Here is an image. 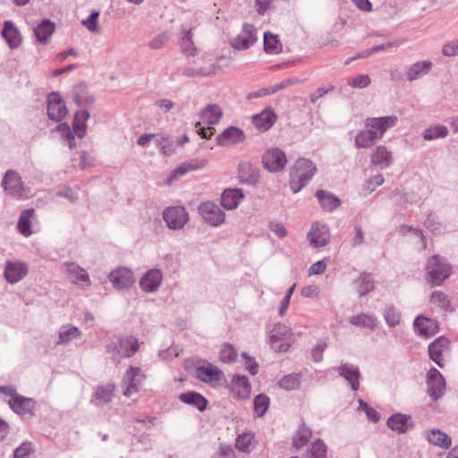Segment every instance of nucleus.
Returning a JSON list of instances; mask_svg holds the SVG:
<instances>
[{
    "label": "nucleus",
    "mask_w": 458,
    "mask_h": 458,
    "mask_svg": "<svg viewBox=\"0 0 458 458\" xmlns=\"http://www.w3.org/2000/svg\"><path fill=\"white\" fill-rule=\"evenodd\" d=\"M396 121L395 116L368 118L365 123L367 129L360 131L355 138L356 147L364 148L371 147L388 128L395 124Z\"/></svg>",
    "instance_id": "f257e3e1"
},
{
    "label": "nucleus",
    "mask_w": 458,
    "mask_h": 458,
    "mask_svg": "<svg viewBox=\"0 0 458 458\" xmlns=\"http://www.w3.org/2000/svg\"><path fill=\"white\" fill-rule=\"evenodd\" d=\"M314 164L306 158H300L292 168L290 186L294 193L310 180L316 172Z\"/></svg>",
    "instance_id": "f03ea898"
},
{
    "label": "nucleus",
    "mask_w": 458,
    "mask_h": 458,
    "mask_svg": "<svg viewBox=\"0 0 458 458\" xmlns=\"http://www.w3.org/2000/svg\"><path fill=\"white\" fill-rule=\"evenodd\" d=\"M452 274V267L439 255H434L428 263L427 280L432 285H441Z\"/></svg>",
    "instance_id": "7ed1b4c3"
},
{
    "label": "nucleus",
    "mask_w": 458,
    "mask_h": 458,
    "mask_svg": "<svg viewBox=\"0 0 458 458\" xmlns=\"http://www.w3.org/2000/svg\"><path fill=\"white\" fill-rule=\"evenodd\" d=\"M138 339L133 336H125L118 340L117 343H111L106 346L107 352L112 355V359L119 361L121 358H131L139 350Z\"/></svg>",
    "instance_id": "20e7f679"
},
{
    "label": "nucleus",
    "mask_w": 458,
    "mask_h": 458,
    "mask_svg": "<svg viewBox=\"0 0 458 458\" xmlns=\"http://www.w3.org/2000/svg\"><path fill=\"white\" fill-rule=\"evenodd\" d=\"M269 341L276 352H286L293 343V335L288 327L277 324L270 331Z\"/></svg>",
    "instance_id": "39448f33"
},
{
    "label": "nucleus",
    "mask_w": 458,
    "mask_h": 458,
    "mask_svg": "<svg viewBox=\"0 0 458 458\" xmlns=\"http://www.w3.org/2000/svg\"><path fill=\"white\" fill-rule=\"evenodd\" d=\"M145 378L144 374L139 367H130L123 377V394L126 397H131L140 391L142 381Z\"/></svg>",
    "instance_id": "423d86ee"
},
{
    "label": "nucleus",
    "mask_w": 458,
    "mask_h": 458,
    "mask_svg": "<svg viewBox=\"0 0 458 458\" xmlns=\"http://www.w3.org/2000/svg\"><path fill=\"white\" fill-rule=\"evenodd\" d=\"M2 184L8 194L13 197L18 199L28 197V192L23 186L21 177L13 170H9L5 173Z\"/></svg>",
    "instance_id": "0eeeda50"
},
{
    "label": "nucleus",
    "mask_w": 458,
    "mask_h": 458,
    "mask_svg": "<svg viewBox=\"0 0 458 458\" xmlns=\"http://www.w3.org/2000/svg\"><path fill=\"white\" fill-rule=\"evenodd\" d=\"M258 39L257 30L251 24L246 23L242 30L233 38L231 46L237 50H245L250 47Z\"/></svg>",
    "instance_id": "6e6552de"
},
{
    "label": "nucleus",
    "mask_w": 458,
    "mask_h": 458,
    "mask_svg": "<svg viewBox=\"0 0 458 458\" xmlns=\"http://www.w3.org/2000/svg\"><path fill=\"white\" fill-rule=\"evenodd\" d=\"M262 163L267 170L276 173L284 168L287 163V158L283 150L274 148L267 149L264 153L262 157Z\"/></svg>",
    "instance_id": "1a4fd4ad"
},
{
    "label": "nucleus",
    "mask_w": 458,
    "mask_h": 458,
    "mask_svg": "<svg viewBox=\"0 0 458 458\" xmlns=\"http://www.w3.org/2000/svg\"><path fill=\"white\" fill-rule=\"evenodd\" d=\"M163 218L169 228L176 230L184 226L189 220V216L183 207L176 206L165 208Z\"/></svg>",
    "instance_id": "9d476101"
},
{
    "label": "nucleus",
    "mask_w": 458,
    "mask_h": 458,
    "mask_svg": "<svg viewBox=\"0 0 458 458\" xmlns=\"http://www.w3.org/2000/svg\"><path fill=\"white\" fill-rule=\"evenodd\" d=\"M67 114V108L62 97L52 92L47 97V115L49 119L59 122Z\"/></svg>",
    "instance_id": "9b49d317"
},
{
    "label": "nucleus",
    "mask_w": 458,
    "mask_h": 458,
    "mask_svg": "<svg viewBox=\"0 0 458 458\" xmlns=\"http://www.w3.org/2000/svg\"><path fill=\"white\" fill-rule=\"evenodd\" d=\"M201 216L213 226H217L224 223L225 213L216 204L207 201L199 207Z\"/></svg>",
    "instance_id": "f8f14e48"
},
{
    "label": "nucleus",
    "mask_w": 458,
    "mask_h": 458,
    "mask_svg": "<svg viewBox=\"0 0 458 458\" xmlns=\"http://www.w3.org/2000/svg\"><path fill=\"white\" fill-rule=\"evenodd\" d=\"M430 358L440 367H444V361L449 355V341L445 337H438L428 347Z\"/></svg>",
    "instance_id": "ddd939ff"
},
{
    "label": "nucleus",
    "mask_w": 458,
    "mask_h": 458,
    "mask_svg": "<svg viewBox=\"0 0 458 458\" xmlns=\"http://www.w3.org/2000/svg\"><path fill=\"white\" fill-rule=\"evenodd\" d=\"M231 394L235 399H248L251 393V385L245 376L235 375L229 385Z\"/></svg>",
    "instance_id": "4468645a"
},
{
    "label": "nucleus",
    "mask_w": 458,
    "mask_h": 458,
    "mask_svg": "<svg viewBox=\"0 0 458 458\" xmlns=\"http://www.w3.org/2000/svg\"><path fill=\"white\" fill-rule=\"evenodd\" d=\"M445 390V381L440 372L432 368L428 374V393L434 399L440 398Z\"/></svg>",
    "instance_id": "2eb2a0df"
},
{
    "label": "nucleus",
    "mask_w": 458,
    "mask_h": 458,
    "mask_svg": "<svg viewBox=\"0 0 458 458\" xmlns=\"http://www.w3.org/2000/svg\"><path fill=\"white\" fill-rule=\"evenodd\" d=\"M115 388V385L111 382L97 386L91 396V403L99 406L111 403L114 396Z\"/></svg>",
    "instance_id": "dca6fc26"
},
{
    "label": "nucleus",
    "mask_w": 458,
    "mask_h": 458,
    "mask_svg": "<svg viewBox=\"0 0 458 458\" xmlns=\"http://www.w3.org/2000/svg\"><path fill=\"white\" fill-rule=\"evenodd\" d=\"M109 279L114 287L118 290L130 288L135 283L133 273L125 267H118L113 270L109 274Z\"/></svg>",
    "instance_id": "f3484780"
},
{
    "label": "nucleus",
    "mask_w": 458,
    "mask_h": 458,
    "mask_svg": "<svg viewBox=\"0 0 458 458\" xmlns=\"http://www.w3.org/2000/svg\"><path fill=\"white\" fill-rule=\"evenodd\" d=\"M29 272L28 266L22 261H7L4 272V278L10 284L23 279Z\"/></svg>",
    "instance_id": "a211bd4d"
},
{
    "label": "nucleus",
    "mask_w": 458,
    "mask_h": 458,
    "mask_svg": "<svg viewBox=\"0 0 458 458\" xmlns=\"http://www.w3.org/2000/svg\"><path fill=\"white\" fill-rule=\"evenodd\" d=\"M196 376L200 381L216 386L221 380L224 374L220 369L211 363H208L196 369Z\"/></svg>",
    "instance_id": "6ab92c4d"
},
{
    "label": "nucleus",
    "mask_w": 458,
    "mask_h": 458,
    "mask_svg": "<svg viewBox=\"0 0 458 458\" xmlns=\"http://www.w3.org/2000/svg\"><path fill=\"white\" fill-rule=\"evenodd\" d=\"M308 238L310 245L318 248L326 246L330 240V233L325 225L315 223L312 225Z\"/></svg>",
    "instance_id": "aec40b11"
},
{
    "label": "nucleus",
    "mask_w": 458,
    "mask_h": 458,
    "mask_svg": "<svg viewBox=\"0 0 458 458\" xmlns=\"http://www.w3.org/2000/svg\"><path fill=\"white\" fill-rule=\"evenodd\" d=\"M67 278L81 288H88L91 281L88 272L76 264H69L66 268Z\"/></svg>",
    "instance_id": "412c9836"
},
{
    "label": "nucleus",
    "mask_w": 458,
    "mask_h": 458,
    "mask_svg": "<svg viewBox=\"0 0 458 458\" xmlns=\"http://www.w3.org/2000/svg\"><path fill=\"white\" fill-rule=\"evenodd\" d=\"M8 404L14 412L20 415L32 414L36 407V402L33 399L20 394L10 398Z\"/></svg>",
    "instance_id": "4be33fe9"
},
{
    "label": "nucleus",
    "mask_w": 458,
    "mask_h": 458,
    "mask_svg": "<svg viewBox=\"0 0 458 458\" xmlns=\"http://www.w3.org/2000/svg\"><path fill=\"white\" fill-rule=\"evenodd\" d=\"M244 139L245 134L242 130L236 127H229L216 137V142L219 146L228 147L241 143Z\"/></svg>",
    "instance_id": "5701e85b"
},
{
    "label": "nucleus",
    "mask_w": 458,
    "mask_h": 458,
    "mask_svg": "<svg viewBox=\"0 0 458 458\" xmlns=\"http://www.w3.org/2000/svg\"><path fill=\"white\" fill-rule=\"evenodd\" d=\"M276 114L272 108H266L252 118L253 124L260 131L269 130L276 121Z\"/></svg>",
    "instance_id": "b1692460"
},
{
    "label": "nucleus",
    "mask_w": 458,
    "mask_h": 458,
    "mask_svg": "<svg viewBox=\"0 0 458 458\" xmlns=\"http://www.w3.org/2000/svg\"><path fill=\"white\" fill-rule=\"evenodd\" d=\"M163 279V276L160 270L151 269L148 271L140 279V284L145 292L156 291Z\"/></svg>",
    "instance_id": "393cba45"
},
{
    "label": "nucleus",
    "mask_w": 458,
    "mask_h": 458,
    "mask_svg": "<svg viewBox=\"0 0 458 458\" xmlns=\"http://www.w3.org/2000/svg\"><path fill=\"white\" fill-rule=\"evenodd\" d=\"M206 165L207 161L205 159H192L191 161L184 162L172 172L168 181L171 182L191 171L203 168Z\"/></svg>",
    "instance_id": "a878e982"
},
{
    "label": "nucleus",
    "mask_w": 458,
    "mask_h": 458,
    "mask_svg": "<svg viewBox=\"0 0 458 458\" xmlns=\"http://www.w3.org/2000/svg\"><path fill=\"white\" fill-rule=\"evenodd\" d=\"M414 327L420 335L425 337H429L438 331L437 322L426 317H418L414 321Z\"/></svg>",
    "instance_id": "bb28decb"
},
{
    "label": "nucleus",
    "mask_w": 458,
    "mask_h": 458,
    "mask_svg": "<svg viewBox=\"0 0 458 458\" xmlns=\"http://www.w3.org/2000/svg\"><path fill=\"white\" fill-rule=\"evenodd\" d=\"M392 161L391 152L384 146L377 147L371 154V163L380 168L388 167Z\"/></svg>",
    "instance_id": "cd10ccee"
},
{
    "label": "nucleus",
    "mask_w": 458,
    "mask_h": 458,
    "mask_svg": "<svg viewBox=\"0 0 458 458\" xmlns=\"http://www.w3.org/2000/svg\"><path fill=\"white\" fill-rule=\"evenodd\" d=\"M428 441L437 446L447 449L452 445L451 437L440 429H432L425 434Z\"/></svg>",
    "instance_id": "c85d7f7f"
},
{
    "label": "nucleus",
    "mask_w": 458,
    "mask_h": 458,
    "mask_svg": "<svg viewBox=\"0 0 458 458\" xmlns=\"http://www.w3.org/2000/svg\"><path fill=\"white\" fill-rule=\"evenodd\" d=\"M243 198V193L239 189H227L222 194L221 203L227 209H234Z\"/></svg>",
    "instance_id": "c756f323"
},
{
    "label": "nucleus",
    "mask_w": 458,
    "mask_h": 458,
    "mask_svg": "<svg viewBox=\"0 0 458 458\" xmlns=\"http://www.w3.org/2000/svg\"><path fill=\"white\" fill-rule=\"evenodd\" d=\"M241 182L253 184L259 180V171L249 162H242L238 168Z\"/></svg>",
    "instance_id": "7c9ffc66"
},
{
    "label": "nucleus",
    "mask_w": 458,
    "mask_h": 458,
    "mask_svg": "<svg viewBox=\"0 0 458 458\" xmlns=\"http://www.w3.org/2000/svg\"><path fill=\"white\" fill-rule=\"evenodd\" d=\"M223 115L222 109L215 104L208 105L200 113L203 123L213 125L217 123Z\"/></svg>",
    "instance_id": "2f4dec72"
},
{
    "label": "nucleus",
    "mask_w": 458,
    "mask_h": 458,
    "mask_svg": "<svg viewBox=\"0 0 458 458\" xmlns=\"http://www.w3.org/2000/svg\"><path fill=\"white\" fill-rule=\"evenodd\" d=\"M387 425L397 433H404L411 426V419L407 415L395 414L388 419Z\"/></svg>",
    "instance_id": "473e14b6"
},
{
    "label": "nucleus",
    "mask_w": 458,
    "mask_h": 458,
    "mask_svg": "<svg viewBox=\"0 0 458 458\" xmlns=\"http://www.w3.org/2000/svg\"><path fill=\"white\" fill-rule=\"evenodd\" d=\"M264 50L269 55H277L283 51V44L278 35L269 31L264 33Z\"/></svg>",
    "instance_id": "72a5a7b5"
},
{
    "label": "nucleus",
    "mask_w": 458,
    "mask_h": 458,
    "mask_svg": "<svg viewBox=\"0 0 458 458\" xmlns=\"http://www.w3.org/2000/svg\"><path fill=\"white\" fill-rule=\"evenodd\" d=\"M2 35L11 48L18 47L21 42V35L12 21H5Z\"/></svg>",
    "instance_id": "f704fd0d"
},
{
    "label": "nucleus",
    "mask_w": 458,
    "mask_h": 458,
    "mask_svg": "<svg viewBox=\"0 0 458 458\" xmlns=\"http://www.w3.org/2000/svg\"><path fill=\"white\" fill-rule=\"evenodd\" d=\"M89 117L87 110H81L77 112L73 118L72 131L79 138H83L87 131L86 123Z\"/></svg>",
    "instance_id": "c9c22d12"
},
{
    "label": "nucleus",
    "mask_w": 458,
    "mask_h": 458,
    "mask_svg": "<svg viewBox=\"0 0 458 458\" xmlns=\"http://www.w3.org/2000/svg\"><path fill=\"white\" fill-rule=\"evenodd\" d=\"M432 67L430 61H420L413 64L406 72V77L409 81H414L422 75L427 74Z\"/></svg>",
    "instance_id": "e433bc0d"
},
{
    "label": "nucleus",
    "mask_w": 458,
    "mask_h": 458,
    "mask_svg": "<svg viewBox=\"0 0 458 458\" xmlns=\"http://www.w3.org/2000/svg\"><path fill=\"white\" fill-rule=\"evenodd\" d=\"M179 399L182 403L195 406L199 411H204L208 403L206 398L195 392L181 394Z\"/></svg>",
    "instance_id": "4c0bfd02"
},
{
    "label": "nucleus",
    "mask_w": 458,
    "mask_h": 458,
    "mask_svg": "<svg viewBox=\"0 0 458 458\" xmlns=\"http://www.w3.org/2000/svg\"><path fill=\"white\" fill-rule=\"evenodd\" d=\"M349 322L353 326L369 329H374L377 327V318L373 315L366 313L352 316Z\"/></svg>",
    "instance_id": "58836bf2"
},
{
    "label": "nucleus",
    "mask_w": 458,
    "mask_h": 458,
    "mask_svg": "<svg viewBox=\"0 0 458 458\" xmlns=\"http://www.w3.org/2000/svg\"><path fill=\"white\" fill-rule=\"evenodd\" d=\"M340 374L344 377L346 378V380H348L351 385H352V388L353 390H358L359 388V377H360V372H359V369L352 366V365H344L340 368Z\"/></svg>",
    "instance_id": "ea45409f"
},
{
    "label": "nucleus",
    "mask_w": 458,
    "mask_h": 458,
    "mask_svg": "<svg viewBox=\"0 0 458 458\" xmlns=\"http://www.w3.org/2000/svg\"><path fill=\"white\" fill-rule=\"evenodd\" d=\"M34 209H26L21 212V216L18 221V230L19 232L28 237L31 234L30 230V219L34 216Z\"/></svg>",
    "instance_id": "a19ab883"
},
{
    "label": "nucleus",
    "mask_w": 458,
    "mask_h": 458,
    "mask_svg": "<svg viewBox=\"0 0 458 458\" xmlns=\"http://www.w3.org/2000/svg\"><path fill=\"white\" fill-rule=\"evenodd\" d=\"M316 196L318 199L322 208L327 211L334 210L340 204V200L338 198L324 191H318Z\"/></svg>",
    "instance_id": "79ce46f5"
},
{
    "label": "nucleus",
    "mask_w": 458,
    "mask_h": 458,
    "mask_svg": "<svg viewBox=\"0 0 458 458\" xmlns=\"http://www.w3.org/2000/svg\"><path fill=\"white\" fill-rule=\"evenodd\" d=\"M312 432L310 428L302 425L296 431L293 437V445L296 448H301L308 444L311 437Z\"/></svg>",
    "instance_id": "37998d69"
},
{
    "label": "nucleus",
    "mask_w": 458,
    "mask_h": 458,
    "mask_svg": "<svg viewBox=\"0 0 458 458\" xmlns=\"http://www.w3.org/2000/svg\"><path fill=\"white\" fill-rule=\"evenodd\" d=\"M55 24L49 20L43 21L36 29L35 34L38 41L46 42L55 30Z\"/></svg>",
    "instance_id": "c03bdc74"
},
{
    "label": "nucleus",
    "mask_w": 458,
    "mask_h": 458,
    "mask_svg": "<svg viewBox=\"0 0 458 458\" xmlns=\"http://www.w3.org/2000/svg\"><path fill=\"white\" fill-rule=\"evenodd\" d=\"M448 134V129L445 125L435 124L429 126L423 132V139L425 140H432L439 138H445Z\"/></svg>",
    "instance_id": "a18cd8bd"
},
{
    "label": "nucleus",
    "mask_w": 458,
    "mask_h": 458,
    "mask_svg": "<svg viewBox=\"0 0 458 458\" xmlns=\"http://www.w3.org/2000/svg\"><path fill=\"white\" fill-rule=\"evenodd\" d=\"M357 291L360 295H364L374 288V282L370 276H360L356 281Z\"/></svg>",
    "instance_id": "49530a36"
},
{
    "label": "nucleus",
    "mask_w": 458,
    "mask_h": 458,
    "mask_svg": "<svg viewBox=\"0 0 458 458\" xmlns=\"http://www.w3.org/2000/svg\"><path fill=\"white\" fill-rule=\"evenodd\" d=\"M282 388L292 391L297 389L301 385V378L298 374H290L284 376L279 382Z\"/></svg>",
    "instance_id": "de8ad7c7"
},
{
    "label": "nucleus",
    "mask_w": 458,
    "mask_h": 458,
    "mask_svg": "<svg viewBox=\"0 0 458 458\" xmlns=\"http://www.w3.org/2000/svg\"><path fill=\"white\" fill-rule=\"evenodd\" d=\"M81 335V331L77 327L67 326L64 327L59 333L58 344L67 343L72 338H76Z\"/></svg>",
    "instance_id": "09e8293b"
},
{
    "label": "nucleus",
    "mask_w": 458,
    "mask_h": 458,
    "mask_svg": "<svg viewBox=\"0 0 458 458\" xmlns=\"http://www.w3.org/2000/svg\"><path fill=\"white\" fill-rule=\"evenodd\" d=\"M237 359V352L233 345L225 344L220 350V360L225 363L234 362Z\"/></svg>",
    "instance_id": "8fccbe9b"
},
{
    "label": "nucleus",
    "mask_w": 458,
    "mask_h": 458,
    "mask_svg": "<svg viewBox=\"0 0 458 458\" xmlns=\"http://www.w3.org/2000/svg\"><path fill=\"white\" fill-rule=\"evenodd\" d=\"M269 406V398L265 394H259L254 399V411L255 413L261 417L263 416Z\"/></svg>",
    "instance_id": "3c124183"
},
{
    "label": "nucleus",
    "mask_w": 458,
    "mask_h": 458,
    "mask_svg": "<svg viewBox=\"0 0 458 458\" xmlns=\"http://www.w3.org/2000/svg\"><path fill=\"white\" fill-rule=\"evenodd\" d=\"M430 303L441 310H445L449 305V301L445 293L435 291L431 294Z\"/></svg>",
    "instance_id": "603ef678"
},
{
    "label": "nucleus",
    "mask_w": 458,
    "mask_h": 458,
    "mask_svg": "<svg viewBox=\"0 0 458 458\" xmlns=\"http://www.w3.org/2000/svg\"><path fill=\"white\" fill-rule=\"evenodd\" d=\"M253 439L254 437L250 434H242L237 437L235 446L241 452L248 453L250 451Z\"/></svg>",
    "instance_id": "864d4df0"
},
{
    "label": "nucleus",
    "mask_w": 458,
    "mask_h": 458,
    "mask_svg": "<svg viewBox=\"0 0 458 458\" xmlns=\"http://www.w3.org/2000/svg\"><path fill=\"white\" fill-rule=\"evenodd\" d=\"M385 318L390 327H395L400 323L401 314L395 308L389 307L385 311Z\"/></svg>",
    "instance_id": "5fc2aeb1"
},
{
    "label": "nucleus",
    "mask_w": 458,
    "mask_h": 458,
    "mask_svg": "<svg viewBox=\"0 0 458 458\" xmlns=\"http://www.w3.org/2000/svg\"><path fill=\"white\" fill-rule=\"evenodd\" d=\"M157 142L164 155L169 156L174 152V144L168 137L161 136Z\"/></svg>",
    "instance_id": "6e6d98bb"
},
{
    "label": "nucleus",
    "mask_w": 458,
    "mask_h": 458,
    "mask_svg": "<svg viewBox=\"0 0 458 458\" xmlns=\"http://www.w3.org/2000/svg\"><path fill=\"white\" fill-rule=\"evenodd\" d=\"M310 453V458H325L327 446L322 441L317 440L312 444Z\"/></svg>",
    "instance_id": "4d7b16f0"
},
{
    "label": "nucleus",
    "mask_w": 458,
    "mask_h": 458,
    "mask_svg": "<svg viewBox=\"0 0 458 458\" xmlns=\"http://www.w3.org/2000/svg\"><path fill=\"white\" fill-rule=\"evenodd\" d=\"M349 85L353 88H366L370 84V78L367 74H359L349 81Z\"/></svg>",
    "instance_id": "13d9d810"
},
{
    "label": "nucleus",
    "mask_w": 458,
    "mask_h": 458,
    "mask_svg": "<svg viewBox=\"0 0 458 458\" xmlns=\"http://www.w3.org/2000/svg\"><path fill=\"white\" fill-rule=\"evenodd\" d=\"M98 16H99V13L98 12H93V13H91L90 16L88 19L83 20L81 21V23L89 30L93 31V32H97V31H98Z\"/></svg>",
    "instance_id": "bf43d9fd"
},
{
    "label": "nucleus",
    "mask_w": 458,
    "mask_h": 458,
    "mask_svg": "<svg viewBox=\"0 0 458 458\" xmlns=\"http://www.w3.org/2000/svg\"><path fill=\"white\" fill-rule=\"evenodd\" d=\"M56 130L58 132H60L63 136L66 138L69 146L72 148L74 146V136L71 131L70 126L67 123H63L56 127Z\"/></svg>",
    "instance_id": "052dcab7"
},
{
    "label": "nucleus",
    "mask_w": 458,
    "mask_h": 458,
    "mask_svg": "<svg viewBox=\"0 0 458 458\" xmlns=\"http://www.w3.org/2000/svg\"><path fill=\"white\" fill-rule=\"evenodd\" d=\"M33 450L30 442H24L14 451L15 458H26Z\"/></svg>",
    "instance_id": "680f3d73"
},
{
    "label": "nucleus",
    "mask_w": 458,
    "mask_h": 458,
    "mask_svg": "<svg viewBox=\"0 0 458 458\" xmlns=\"http://www.w3.org/2000/svg\"><path fill=\"white\" fill-rule=\"evenodd\" d=\"M359 410L364 411L367 414L368 419L371 421L377 422L379 420V415L377 412V411L369 407L363 401H360Z\"/></svg>",
    "instance_id": "e2e57ef3"
},
{
    "label": "nucleus",
    "mask_w": 458,
    "mask_h": 458,
    "mask_svg": "<svg viewBox=\"0 0 458 458\" xmlns=\"http://www.w3.org/2000/svg\"><path fill=\"white\" fill-rule=\"evenodd\" d=\"M167 41V37L165 33L155 36L148 43V47L151 49L162 48Z\"/></svg>",
    "instance_id": "0e129e2a"
},
{
    "label": "nucleus",
    "mask_w": 458,
    "mask_h": 458,
    "mask_svg": "<svg viewBox=\"0 0 458 458\" xmlns=\"http://www.w3.org/2000/svg\"><path fill=\"white\" fill-rule=\"evenodd\" d=\"M327 347L325 342L318 343L316 346H314L311 350V355L314 361L318 362L323 359V353Z\"/></svg>",
    "instance_id": "69168bd1"
},
{
    "label": "nucleus",
    "mask_w": 458,
    "mask_h": 458,
    "mask_svg": "<svg viewBox=\"0 0 458 458\" xmlns=\"http://www.w3.org/2000/svg\"><path fill=\"white\" fill-rule=\"evenodd\" d=\"M181 45L184 51L191 52L193 49L191 30H185L182 33Z\"/></svg>",
    "instance_id": "338daca9"
},
{
    "label": "nucleus",
    "mask_w": 458,
    "mask_h": 458,
    "mask_svg": "<svg viewBox=\"0 0 458 458\" xmlns=\"http://www.w3.org/2000/svg\"><path fill=\"white\" fill-rule=\"evenodd\" d=\"M442 53L446 56L458 55V41H453L445 45Z\"/></svg>",
    "instance_id": "774afa93"
}]
</instances>
